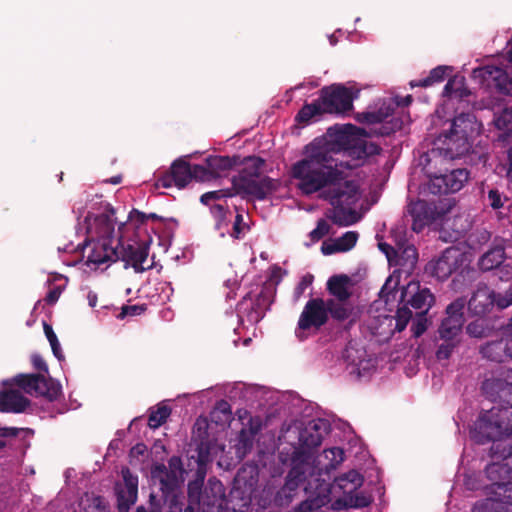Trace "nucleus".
<instances>
[{"instance_id":"obj_1","label":"nucleus","mask_w":512,"mask_h":512,"mask_svg":"<svg viewBox=\"0 0 512 512\" xmlns=\"http://www.w3.org/2000/svg\"><path fill=\"white\" fill-rule=\"evenodd\" d=\"M304 157L291 166V177L302 195L321 192L320 197L333 208L327 217L337 226L346 227L357 223L360 216L352 209L358 200V186L345 180L344 169H355L357 164H346L334 158L327 146L306 145Z\"/></svg>"},{"instance_id":"obj_2","label":"nucleus","mask_w":512,"mask_h":512,"mask_svg":"<svg viewBox=\"0 0 512 512\" xmlns=\"http://www.w3.org/2000/svg\"><path fill=\"white\" fill-rule=\"evenodd\" d=\"M364 132L363 129L347 124L337 131L334 140L315 139L308 145L327 146L334 152V158H338L346 164H357L355 167L357 168L363 164L366 158L381 152V147L378 144L360 137Z\"/></svg>"},{"instance_id":"obj_3","label":"nucleus","mask_w":512,"mask_h":512,"mask_svg":"<svg viewBox=\"0 0 512 512\" xmlns=\"http://www.w3.org/2000/svg\"><path fill=\"white\" fill-rule=\"evenodd\" d=\"M512 435V411L507 408L492 407L482 411L471 430L470 437L477 444L493 442L492 453H498L502 441L509 440Z\"/></svg>"},{"instance_id":"obj_4","label":"nucleus","mask_w":512,"mask_h":512,"mask_svg":"<svg viewBox=\"0 0 512 512\" xmlns=\"http://www.w3.org/2000/svg\"><path fill=\"white\" fill-rule=\"evenodd\" d=\"M242 169L232 178L233 187L240 196H253L257 200H265L278 188L275 179L263 176L265 160L258 156H248L240 159Z\"/></svg>"},{"instance_id":"obj_5","label":"nucleus","mask_w":512,"mask_h":512,"mask_svg":"<svg viewBox=\"0 0 512 512\" xmlns=\"http://www.w3.org/2000/svg\"><path fill=\"white\" fill-rule=\"evenodd\" d=\"M278 459L283 465H289L290 470L285 478L286 490L297 495L298 490L302 488L307 494L308 499L312 498L315 494L316 486L321 484L322 481L317 482L315 476L317 468L313 464H309V456L302 451L292 450L287 453L286 451H279Z\"/></svg>"},{"instance_id":"obj_6","label":"nucleus","mask_w":512,"mask_h":512,"mask_svg":"<svg viewBox=\"0 0 512 512\" xmlns=\"http://www.w3.org/2000/svg\"><path fill=\"white\" fill-rule=\"evenodd\" d=\"M434 303L435 296L428 287L422 286L419 281H410L401 289L395 329L401 332L407 327L413 316L410 308L415 310V314L427 315Z\"/></svg>"},{"instance_id":"obj_7","label":"nucleus","mask_w":512,"mask_h":512,"mask_svg":"<svg viewBox=\"0 0 512 512\" xmlns=\"http://www.w3.org/2000/svg\"><path fill=\"white\" fill-rule=\"evenodd\" d=\"M466 305L471 316L485 317L495 308L501 311L512 305V288L497 292L485 283H478Z\"/></svg>"},{"instance_id":"obj_8","label":"nucleus","mask_w":512,"mask_h":512,"mask_svg":"<svg viewBox=\"0 0 512 512\" xmlns=\"http://www.w3.org/2000/svg\"><path fill=\"white\" fill-rule=\"evenodd\" d=\"M10 384L18 386L31 396L44 397L49 402L58 400L62 395L61 384L42 373L18 374L10 380Z\"/></svg>"},{"instance_id":"obj_9","label":"nucleus","mask_w":512,"mask_h":512,"mask_svg":"<svg viewBox=\"0 0 512 512\" xmlns=\"http://www.w3.org/2000/svg\"><path fill=\"white\" fill-rule=\"evenodd\" d=\"M393 113L390 105L383 104L377 111H368L358 114V121L378 125L370 129V133L377 136H389L402 129L403 121L393 117L387 120Z\"/></svg>"},{"instance_id":"obj_10","label":"nucleus","mask_w":512,"mask_h":512,"mask_svg":"<svg viewBox=\"0 0 512 512\" xmlns=\"http://www.w3.org/2000/svg\"><path fill=\"white\" fill-rule=\"evenodd\" d=\"M319 98L325 113H346L353 108L352 91L342 84L323 87Z\"/></svg>"},{"instance_id":"obj_11","label":"nucleus","mask_w":512,"mask_h":512,"mask_svg":"<svg viewBox=\"0 0 512 512\" xmlns=\"http://www.w3.org/2000/svg\"><path fill=\"white\" fill-rule=\"evenodd\" d=\"M468 179L469 171L466 168H457L449 173L433 176L427 188L434 195L455 193L463 188Z\"/></svg>"},{"instance_id":"obj_12","label":"nucleus","mask_w":512,"mask_h":512,"mask_svg":"<svg viewBox=\"0 0 512 512\" xmlns=\"http://www.w3.org/2000/svg\"><path fill=\"white\" fill-rule=\"evenodd\" d=\"M329 320L326 301L322 298H311L305 304L298 320V329H320Z\"/></svg>"},{"instance_id":"obj_13","label":"nucleus","mask_w":512,"mask_h":512,"mask_svg":"<svg viewBox=\"0 0 512 512\" xmlns=\"http://www.w3.org/2000/svg\"><path fill=\"white\" fill-rule=\"evenodd\" d=\"M118 245V260L125 262V267L131 266L135 270V272H143L149 268L144 266V262H146L149 246L145 242H117Z\"/></svg>"},{"instance_id":"obj_14","label":"nucleus","mask_w":512,"mask_h":512,"mask_svg":"<svg viewBox=\"0 0 512 512\" xmlns=\"http://www.w3.org/2000/svg\"><path fill=\"white\" fill-rule=\"evenodd\" d=\"M474 74L481 78L486 86L495 88L501 94L512 96V72L509 73L498 66L487 65L474 70Z\"/></svg>"},{"instance_id":"obj_15","label":"nucleus","mask_w":512,"mask_h":512,"mask_svg":"<svg viewBox=\"0 0 512 512\" xmlns=\"http://www.w3.org/2000/svg\"><path fill=\"white\" fill-rule=\"evenodd\" d=\"M503 458V462H494L487 465L485 472L487 478L491 481V485L487 488L491 491L492 486L504 484L512 480V445L507 443L502 449H498V453H494Z\"/></svg>"},{"instance_id":"obj_16","label":"nucleus","mask_w":512,"mask_h":512,"mask_svg":"<svg viewBox=\"0 0 512 512\" xmlns=\"http://www.w3.org/2000/svg\"><path fill=\"white\" fill-rule=\"evenodd\" d=\"M481 390L487 399L498 403V408H512V382L503 378H489L483 381Z\"/></svg>"},{"instance_id":"obj_17","label":"nucleus","mask_w":512,"mask_h":512,"mask_svg":"<svg viewBox=\"0 0 512 512\" xmlns=\"http://www.w3.org/2000/svg\"><path fill=\"white\" fill-rule=\"evenodd\" d=\"M121 473L124 484L115 486L117 508L119 512H129L130 507L137 501L138 477L133 475L127 467L123 468Z\"/></svg>"},{"instance_id":"obj_18","label":"nucleus","mask_w":512,"mask_h":512,"mask_svg":"<svg viewBox=\"0 0 512 512\" xmlns=\"http://www.w3.org/2000/svg\"><path fill=\"white\" fill-rule=\"evenodd\" d=\"M462 262V254L455 247L446 248L442 254L428 264L430 273L439 280H446Z\"/></svg>"},{"instance_id":"obj_19","label":"nucleus","mask_w":512,"mask_h":512,"mask_svg":"<svg viewBox=\"0 0 512 512\" xmlns=\"http://www.w3.org/2000/svg\"><path fill=\"white\" fill-rule=\"evenodd\" d=\"M191 180V165L180 158L172 163L168 172L158 177L156 186L170 188L174 185L181 189L184 188Z\"/></svg>"},{"instance_id":"obj_20","label":"nucleus","mask_w":512,"mask_h":512,"mask_svg":"<svg viewBox=\"0 0 512 512\" xmlns=\"http://www.w3.org/2000/svg\"><path fill=\"white\" fill-rule=\"evenodd\" d=\"M405 218L407 221H411L412 230L419 233L434 219L433 210L428 202L417 200L409 203Z\"/></svg>"},{"instance_id":"obj_21","label":"nucleus","mask_w":512,"mask_h":512,"mask_svg":"<svg viewBox=\"0 0 512 512\" xmlns=\"http://www.w3.org/2000/svg\"><path fill=\"white\" fill-rule=\"evenodd\" d=\"M323 436L317 424L310 425L299 433V446L284 447L281 451H302L309 456V464H313V450L322 444Z\"/></svg>"},{"instance_id":"obj_22","label":"nucleus","mask_w":512,"mask_h":512,"mask_svg":"<svg viewBox=\"0 0 512 512\" xmlns=\"http://www.w3.org/2000/svg\"><path fill=\"white\" fill-rule=\"evenodd\" d=\"M88 247H90L87 255L88 263L100 266L118 261V245L113 246L112 242L95 239L89 242Z\"/></svg>"},{"instance_id":"obj_23","label":"nucleus","mask_w":512,"mask_h":512,"mask_svg":"<svg viewBox=\"0 0 512 512\" xmlns=\"http://www.w3.org/2000/svg\"><path fill=\"white\" fill-rule=\"evenodd\" d=\"M470 139V137L451 131L441 135L439 138L443 144L441 150H443L444 155L450 159L460 158L468 153L472 147Z\"/></svg>"},{"instance_id":"obj_24","label":"nucleus","mask_w":512,"mask_h":512,"mask_svg":"<svg viewBox=\"0 0 512 512\" xmlns=\"http://www.w3.org/2000/svg\"><path fill=\"white\" fill-rule=\"evenodd\" d=\"M511 342L498 339L489 341L480 346L479 352L483 358L496 362L503 363L510 357Z\"/></svg>"},{"instance_id":"obj_25","label":"nucleus","mask_w":512,"mask_h":512,"mask_svg":"<svg viewBox=\"0 0 512 512\" xmlns=\"http://www.w3.org/2000/svg\"><path fill=\"white\" fill-rule=\"evenodd\" d=\"M344 460V451L340 447H332L329 449H325L317 459V464H314V467L317 468L315 479L317 482L321 481L320 476L322 472L328 473L330 470L336 469V467L342 463Z\"/></svg>"},{"instance_id":"obj_26","label":"nucleus","mask_w":512,"mask_h":512,"mask_svg":"<svg viewBox=\"0 0 512 512\" xmlns=\"http://www.w3.org/2000/svg\"><path fill=\"white\" fill-rule=\"evenodd\" d=\"M30 400L17 390L0 391V411L22 413L30 405Z\"/></svg>"},{"instance_id":"obj_27","label":"nucleus","mask_w":512,"mask_h":512,"mask_svg":"<svg viewBox=\"0 0 512 512\" xmlns=\"http://www.w3.org/2000/svg\"><path fill=\"white\" fill-rule=\"evenodd\" d=\"M465 305L466 299L464 297H458L448 304L445 309V317L442 319L440 326L462 330L465 322L463 312Z\"/></svg>"},{"instance_id":"obj_28","label":"nucleus","mask_w":512,"mask_h":512,"mask_svg":"<svg viewBox=\"0 0 512 512\" xmlns=\"http://www.w3.org/2000/svg\"><path fill=\"white\" fill-rule=\"evenodd\" d=\"M151 476L154 481L160 484V490L167 497L179 486V476L172 471H167V466L164 464H156L152 467Z\"/></svg>"},{"instance_id":"obj_29","label":"nucleus","mask_w":512,"mask_h":512,"mask_svg":"<svg viewBox=\"0 0 512 512\" xmlns=\"http://www.w3.org/2000/svg\"><path fill=\"white\" fill-rule=\"evenodd\" d=\"M114 209L109 208L108 213H103L95 217L90 229L94 231L96 239L113 242L115 231V220L112 218Z\"/></svg>"},{"instance_id":"obj_30","label":"nucleus","mask_w":512,"mask_h":512,"mask_svg":"<svg viewBox=\"0 0 512 512\" xmlns=\"http://www.w3.org/2000/svg\"><path fill=\"white\" fill-rule=\"evenodd\" d=\"M479 129L476 116L471 112H463L454 117L449 131L472 138L478 134Z\"/></svg>"},{"instance_id":"obj_31","label":"nucleus","mask_w":512,"mask_h":512,"mask_svg":"<svg viewBox=\"0 0 512 512\" xmlns=\"http://www.w3.org/2000/svg\"><path fill=\"white\" fill-rule=\"evenodd\" d=\"M205 163L210 168L213 177L216 179L231 170L233 167L239 165L240 156H209L206 158Z\"/></svg>"},{"instance_id":"obj_32","label":"nucleus","mask_w":512,"mask_h":512,"mask_svg":"<svg viewBox=\"0 0 512 512\" xmlns=\"http://www.w3.org/2000/svg\"><path fill=\"white\" fill-rule=\"evenodd\" d=\"M363 476L356 470H350L334 480V486L345 495H351L356 492L363 484Z\"/></svg>"},{"instance_id":"obj_33","label":"nucleus","mask_w":512,"mask_h":512,"mask_svg":"<svg viewBox=\"0 0 512 512\" xmlns=\"http://www.w3.org/2000/svg\"><path fill=\"white\" fill-rule=\"evenodd\" d=\"M465 331L471 338L484 339L493 335L495 326L491 320L485 317H478L466 325Z\"/></svg>"},{"instance_id":"obj_34","label":"nucleus","mask_w":512,"mask_h":512,"mask_svg":"<svg viewBox=\"0 0 512 512\" xmlns=\"http://www.w3.org/2000/svg\"><path fill=\"white\" fill-rule=\"evenodd\" d=\"M349 277L347 275H335L329 278L327 282V290L338 301L345 302L351 292L348 290Z\"/></svg>"},{"instance_id":"obj_35","label":"nucleus","mask_w":512,"mask_h":512,"mask_svg":"<svg viewBox=\"0 0 512 512\" xmlns=\"http://www.w3.org/2000/svg\"><path fill=\"white\" fill-rule=\"evenodd\" d=\"M505 259V251L502 246H496L482 255L479 267L482 271H490L499 267Z\"/></svg>"},{"instance_id":"obj_36","label":"nucleus","mask_w":512,"mask_h":512,"mask_svg":"<svg viewBox=\"0 0 512 512\" xmlns=\"http://www.w3.org/2000/svg\"><path fill=\"white\" fill-rule=\"evenodd\" d=\"M321 103L320 98H318L312 103L304 104L295 116V121L298 124L307 125L312 119L323 115L325 112Z\"/></svg>"},{"instance_id":"obj_37","label":"nucleus","mask_w":512,"mask_h":512,"mask_svg":"<svg viewBox=\"0 0 512 512\" xmlns=\"http://www.w3.org/2000/svg\"><path fill=\"white\" fill-rule=\"evenodd\" d=\"M472 512H509V508L497 495L488 494L473 505Z\"/></svg>"},{"instance_id":"obj_38","label":"nucleus","mask_w":512,"mask_h":512,"mask_svg":"<svg viewBox=\"0 0 512 512\" xmlns=\"http://www.w3.org/2000/svg\"><path fill=\"white\" fill-rule=\"evenodd\" d=\"M418 260L417 249L413 245L404 247L400 253L394 255L395 265L403 267L407 272L412 271Z\"/></svg>"},{"instance_id":"obj_39","label":"nucleus","mask_w":512,"mask_h":512,"mask_svg":"<svg viewBox=\"0 0 512 512\" xmlns=\"http://www.w3.org/2000/svg\"><path fill=\"white\" fill-rule=\"evenodd\" d=\"M326 305L328 316L331 315V317L337 321L347 320L353 311L351 306L335 299H328L326 301Z\"/></svg>"},{"instance_id":"obj_40","label":"nucleus","mask_w":512,"mask_h":512,"mask_svg":"<svg viewBox=\"0 0 512 512\" xmlns=\"http://www.w3.org/2000/svg\"><path fill=\"white\" fill-rule=\"evenodd\" d=\"M448 70H451L448 66H437L430 71L427 77L418 81L413 80L410 82V85L412 87H429L435 83H440L444 81Z\"/></svg>"},{"instance_id":"obj_41","label":"nucleus","mask_w":512,"mask_h":512,"mask_svg":"<svg viewBox=\"0 0 512 512\" xmlns=\"http://www.w3.org/2000/svg\"><path fill=\"white\" fill-rule=\"evenodd\" d=\"M171 414V408L164 404L157 405L156 409L151 408L148 417V426L157 429L163 425Z\"/></svg>"},{"instance_id":"obj_42","label":"nucleus","mask_w":512,"mask_h":512,"mask_svg":"<svg viewBox=\"0 0 512 512\" xmlns=\"http://www.w3.org/2000/svg\"><path fill=\"white\" fill-rule=\"evenodd\" d=\"M196 456L192 455L191 458H196L198 464L197 473L199 474L210 461V445L207 441L201 440L197 445Z\"/></svg>"},{"instance_id":"obj_43","label":"nucleus","mask_w":512,"mask_h":512,"mask_svg":"<svg viewBox=\"0 0 512 512\" xmlns=\"http://www.w3.org/2000/svg\"><path fill=\"white\" fill-rule=\"evenodd\" d=\"M258 429L251 428V435H249L244 429L241 430L239 434V443L237 445V455L245 456V454L250 451L253 447V436L257 434Z\"/></svg>"},{"instance_id":"obj_44","label":"nucleus","mask_w":512,"mask_h":512,"mask_svg":"<svg viewBox=\"0 0 512 512\" xmlns=\"http://www.w3.org/2000/svg\"><path fill=\"white\" fill-rule=\"evenodd\" d=\"M235 195H239L236 193V189L232 186V188L228 189H220L215 191H209L201 195L200 201L204 205H209L211 201L220 200L222 198L233 197Z\"/></svg>"},{"instance_id":"obj_45","label":"nucleus","mask_w":512,"mask_h":512,"mask_svg":"<svg viewBox=\"0 0 512 512\" xmlns=\"http://www.w3.org/2000/svg\"><path fill=\"white\" fill-rule=\"evenodd\" d=\"M487 494L497 495L507 506L512 505V480L504 482L502 485L492 486Z\"/></svg>"},{"instance_id":"obj_46","label":"nucleus","mask_w":512,"mask_h":512,"mask_svg":"<svg viewBox=\"0 0 512 512\" xmlns=\"http://www.w3.org/2000/svg\"><path fill=\"white\" fill-rule=\"evenodd\" d=\"M43 329H44V333L50 343V346H51V349H52V352L54 354V356L58 359V360H62L64 359V355L62 353V350H61V346H60V343L58 341V338H57V335L55 334L53 328L51 325H49L48 323L44 322L43 323Z\"/></svg>"},{"instance_id":"obj_47","label":"nucleus","mask_w":512,"mask_h":512,"mask_svg":"<svg viewBox=\"0 0 512 512\" xmlns=\"http://www.w3.org/2000/svg\"><path fill=\"white\" fill-rule=\"evenodd\" d=\"M462 80H457L456 78L449 79L446 85L444 86L443 95L447 97H452L455 95L456 97L462 98L468 95V92L465 88H462Z\"/></svg>"},{"instance_id":"obj_48","label":"nucleus","mask_w":512,"mask_h":512,"mask_svg":"<svg viewBox=\"0 0 512 512\" xmlns=\"http://www.w3.org/2000/svg\"><path fill=\"white\" fill-rule=\"evenodd\" d=\"M442 343L438 346L436 350V358L441 360H448L453 354L454 350L460 345L459 342L449 341V340H441Z\"/></svg>"},{"instance_id":"obj_49","label":"nucleus","mask_w":512,"mask_h":512,"mask_svg":"<svg viewBox=\"0 0 512 512\" xmlns=\"http://www.w3.org/2000/svg\"><path fill=\"white\" fill-rule=\"evenodd\" d=\"M497 129L509 133L512 130V111L504 109L495 119Z\"/></svg>"},{"instance_id":"obj_50","label":"nucleus","mask_w":512,"mask_h":512,"mask_svg":"<svg viewBox=\"0 0 512 512\" xmlns=\"http://www.w3.org/2000/svg\"><path fill=\"white\" fill-rule=\"evenodd\" d=\"M336 240L342 252H347L356 245L358 240V233L355 231H348Z\"/></svg>"},{"instance_id":"obj_51","label":"nucleus","mask_w":512,"mask_h":512,"mask_svg":"<svg viewBox=\"0 0 512 512\" xmlns=\"http://www.w3.org/2000/svg\"><path fill=\"white\" fill-rule=\"evenodd\" d=\"M191 174L192 179H195L197 181L205 182V181H211L215 179L213 177V174L210 170V168L202 165H193L191 166Z\"/></svg>"},{"instance_id":"obj_52","label":"nucleus","mask_w":512,"mask_h":512,"mask_svg":"<svg viewBox=\"0 0 512 512\" xmlns=\"http://www.w3.org/2000/svg\"><path fill=\"white\" fill-rule=\"evenodd\" d=\"M438 334L440 340H449L461 343L462 330L439 326Z\"/></svg>"},{"instance_id":"obj_53","label":"nucleus","mask_w":512,"mask_h":512,"mask_svg":"<svg viewBox=\"0 0 512 512\" xmlns=\"http://www.w3.org/2000/svg\"><path fill=\"white\" fill-rule=\"evenodd\" d=\"M329 232L330 225L326 220L320 219L317 222L316 228L310 232L309 236L313 242H317L326 236Z\"/></svg>"},{"instance_id":"obj_54","label":"nucleus","mask_w":512,"mask_h":512,"mask_svg":"<svg viewBox=\"0 0 512 512\" xmlns=\"http://www.w3.org/2000/svg\"><path fill=\"white\" fill-rule=\"evenodd\" d=\"M416 318L411 325V332L415 338L420 337L427 330L426 315L415 314Z\"/></svg>"},{"instance_id":"obj_55","label":"nucleus","mask_w":512,"mask_h":512,"mask_svg":"<svg viewBox=\"0 0 512 512\" xmlns=\"http://www.w3.org/2000/svg\"><path fill=\"white\" fill-rule=\"evenodd\" d=\"M296 496L295 493H291L290 490H286V485H283L276 493L274 501L278 506L288 505L293 498Z\"/></svg>"},{"instance_id":"obj_56","label":"nucleus","mask_w":512,"mask_h":512,"mask_svg":"<svg viewBox=\"0 0 512 512\" xmlns=\"http://www.w3.org/2000/svg\"><path fill=\"white\" fill-rule=\"evenodd\" d=\"M146 310L145 305H124L118 315L119 319H124L126 316H136L142 314Z\"/></svg>"},{"instance_id":"obj_57","label":"nucleus","mask_w":512,"mask_h":512,"mask_svg":"<svg viewBox=\"0 0 512 512\" xmlns=\"http://www.w3.org/2000/svg\"><path fill=\"white\" fill-rule=\"evenodd\" d=\"M487 204L493 209H499L503 206L502 196L497 189L488 191Z\"/></svg>"},{"instance_id":"obj_58","label":"nucleus","mask_w":512,"mask_h":512,"mask_svg":"<svg viewBox=\"0 0 512 512\" xmlns=\"http://www.w3.org/2000/svg\"><path fill=\"white\" fill-rule=\"evenodd\" d=\"M31 363L35 370L39 371L40 373L44 374L45 376H49L48 365L40 354H37V353L33 354L31 356Z\"/></svg>"},{"instance_id":"obj_59","label":"nucleus","mask_w":512,"mask_h":512,"mask_svg":"<svg viewBox=\"0 0 512 512\" xmlns=\"http://www.w3.org/2000/svg\"><path fill=\"white\" fill-rule=\"evenodd\" d=\"M167 471H172L177 476H179V477L181 476V474L183 472V464H182V460L179 456H172L168 460Z\"/></svg>"},{"instance_id":"obj_60","label":"nucleus","mask_w":512,"mask_h":512,"mask_svg":"<svg viewBox=\"0 0 512 512\" xmlns=\"http://www.w3.org/2000/svg\"><path fill=\"white\" fill-rule=\"evenodd\" d=\"M63 291V288L61 286H54L52 289H50V291L47 293L46 297H45V302L48 304V305H54L61 293Z\"/></svg>"},{"instance_id":"obj_61","label":"nucleus","mask_w":512,"mask_h":512,"mask_svg":"<svg viewBox=\"0 0 512 512\" xmlns=\"http://www.w3.org/2000/svg\"><path fill=\"white\" fill-rule=\"evenodd\" d=\"M312 281V275L307 274L303 276L295 289L296 296L299 297L305 291V289L312 284Z\"/></svg>"},{"instance_id":"obj_62","label":"nucleus","mask_w":512,"mask_h":512,"mask_svg":"<svg viewBox=\"0 0 512 512\" xmlns=\"http://www.w3.org/2000/svg\"><path fill=\"white\" fill-rule=\"evenodd\" d=\"M378 247L386 255L389 262L394 260V255L397 254V251L394 249V247L385 242H380Z\"/></svg>"},{"instance_id":"obj_63","label":"nucleus","mask_w":512,"mask_h":512,"mask_svg":"<svg viewBox=\"0 0 512 512\" xmlns=\"http://www.w3.org/2000/svg\"><path fill=\"white\" fill-rule=\"evenodd\" d=\"M321 252L324 255H331L336 252H342V250L339 247L337 240H335L334 243H331V244L324 242L321 246Z\"/></svg>"},{"instance_id":"obj_64","label":"nucleus","mask_w":512,"mask_h":512,"mask_svg":"<svg viewBox=\"0 0 512 512\" xmlns=\"http://www.w3.org/2000/svg\"><path fill=\"white\" fill-rule=\"evenodd\" d=\"M211 213L219 221H222L226 216V208L222 204H214L210 207Z\"/></svg>"}]
</instances>
